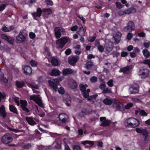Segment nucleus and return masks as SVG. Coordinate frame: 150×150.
Here are the masks:
<instances>
[{
  "mask_svg": "<svg viewBox=\"0 0 150 150\" xmlns=\"http://www.w3.org/2000/svg\"><path fill=\"white\" fill-rule=\"evenodd\" d=\"M28 36V34L24 32L23 30H21L18 35L16 37V40L17 42L21 43L25 42Z\"/></svg>",
  "mask_w": 150,
  "mask_h": 150,
  "instance_id": "nucleus-1",
  "label": "nucleus"
},
{
  "mask_svg": "<svg viewBox=\"0 0 150 150\" xmlns=\"http://www.w3.org/2000/svg\"><path fill=\"white\" fill-rule=\"evenodd\" d=\"M69 38V37L65 36L57 40L56 42L57 48L60 49L63 48L68 42Z\"/></svg>",
  "mask_w": 150,
  "mask_h": 150,
  "instance_id": "nucleus-2",
  "label": "nucleus"
},
{
  "mask_svg": "<svg viewBox=\"0 0 150 150\" xmlns=\"http://www.w3.org/2000/svg\"><path fill=\"white\" fill-rule=\"evenodd\" d=\"M127 124L132 127H138L140 124L139 120L134 117H131L127 119L126 120Z\"/></svg>",
  "mask_w": 150,
  "mask_h": 150,
  "instance_id": "nucleus-3",
  "label": "nucleus"
},
{
  "mask_svg": "<svg viewBox=\"0 0 150 150\" xmlns=\"http://www.w3.org/2000/svg\"><path fill=\"white\" fill-rule=\"evenodd\" d=\"M149 70L145 67L141 68L139 70V75L142 79H145L149 75Z\"/></svg>",
  "mask_w": 150,
  "mask_h": 150,
  "instance_id": "nucleus-4",
  "label": "nucleus"
},
{
  "mask_svg": "<svg viewBox=\"0 0 150 150\" xmlns=\"http://www.w3.org/2000/svg\"><path fill=\"white\" fill-rule=\"evenodd\" d=\"M54 31L56 38L57 39H59L61 37L62 34H64L65 30L63 27H57L55 28Z\"/></svg>",
  "mask_w": 150,
  "mask_h": 150,
  "instance_id": "nucleus-5",
  "label": "nucleus"
},
{
  "mask_svg": "<svg viewBox=\"0 0 150 150\" xmlns=\"http://www.w3.org/2000/svg\"><path fill=\"white\" fill-rule=\"evenodd\" d=\"M137 11L136 9L134 7H131L124 11H120L118 12V15L121 16L125 14H129L135 13Z\"/></svg>",
  "mask_w": 150,
  "mask_h": 150,
  "instance_id": "nucleus-6",
  "label": "nucleus"
},
{
  "mask_svg": "<svg viewBox=\"0 0 150 150\" xmlns=\"http://www.w3.org/2000/svg\"><path fill=\"white\" fill-rule=\"evenodd\" d=\"M135 29L134 23L132 21H129L127 25L123 28V30L125 32H131Z\"/></svg>",
  "mask_w": 150,
  "mask_h": 150,
  "instance_id": "nucleus-7",
  "label": "nucleus"
},
{
  "mask_svg": "<svg viewBox=\"0 0 150 150\" xmlns=\"http://www.w3.org/2000/svg\"><path fill=\"white\" fill-rule=\"evenodd\" d=\"M1 141L3 143L8 144L12 142V139L9 134H7L3 136L1 139Z\"/></svg>",
  "mask_w": 150,
  "mask_h": 150,
  "instance_id": "nucleus-8",
  "label": "nucleus"
},
{
  "mask_svg": "<svg viewBox=\"0 0 150 150\" xmlns=\"http://www.w3.org/2000/svg\"><path fill=\"white\" fill-rule=\"evenodd\" d=\"M43 9L42 10L40 7H38L36 10V12L33 13L32 15L33 19L35 20H37V17H40L42 15Z\"/></svg>",
  "mask_w": 150,
  "mask_h": 150,
  "instance_id": "nucleus-9",
  "label": "nucleus"
},
{
  "mask_svg": "<svg viewBox=\"0 0 150 150\" xmlns=\"http://www.w3.org/2000/svg\"><path fill=\"white\" fill-rule=\"evenodd\" d=\"M22 69L24 73L26 75H30L32 73V69L30 67L27 65L22 66Z\"/></svg>",
  "mask_w": 150,
  "mask_h": 150,
  "instance_id": "nucleus-10",
  "label": "nucleus"
},
{
  "mask_svg": "<svg viewBox=\"0 0 150 150\" xmlns=\"http://www.w3.org/2000/svg\"><path fill=\"white\" fill-rule=\"evenodd\" d=\"M1 38L3 39L6 40L9 44L13 45L14 43V39L10 36L4 34L1 35Z\"/></svg>",
  "mask_w": 150,
  "mask_h": 150,
  "instance_id": "nucleus-11",
  "label": "nucleus"
},
{
  "mask_svg": "<svg viewBox=\"0 0 150 150\" xmlns=\"http://www.w3.org/2000/svg\"><path fill=\"white\" fill-rule=\"evenodd\" d=\"M113 43L110 42L105 43L104 47L106 50L109 52H110L113 50Z\"/></svg>",
  "mask_w": 150,
  "mask_h": 150,
  "instance_id": "nucleus-12",
  "label": "nucleus"
},
{
  "mask_svg": "<svg viewBox=\"0 0 150 150\" xmlns=\"http://www.w3.org/2000/svg\"><path fill=\"white\" fill-rule=\"evenodd\" d=\"M79 59V56H75L69 59L68 62L69 64L72 66H74Z\"/></svg>",
  "mask_w": 150,
  "mask_h": 150,
  "instance_id": "nucleus-13",
  "label": "nucleus"
},
{
  "mask_svg": "<svg viewBox=\"0 0 150 150\" xmlns=\"http://www.w3.org/2000/svg\"><path fill=\"white\" fill-rule=\"evenodd\" d=\"M61 72L58 69L56 68H53L51 70V71L49 73V75L51 76H56L60 75Z\"/></svg>",
  "mask_w": 150,
  "mask_h": 150,
  "instance_id": "nucleus-14",
  "label": "nucleus"
},
{
  "mask_svg": "<svg viewBox=\"0 0 150 150\" xmlns=\"http://www.w3.org/2000/svg\"><path fill=\"white\" fill-rule=\"evenodd\" d=\"M0 115L4 119L6 118L7 115L5 106L3 105H2L0 107Z\"/></svg>",
  "mask_w": 150,
  "mask_h": 150,
  "instance_id": "nucleus-15",
  "label": "nucleus"
},
{
  "mask_svg": "<svg viewBox=\"0 0 150 150\" xmlns=\"http://www.w3.org/2000/svg\"><path fill=\"white\" fill-rule=\"evenodd\" d=\"M81 143L85 145L86 148L92 146L94 144V143L93 141L90 140L82 141Z\"/></svg>",
  "mask_w": 150,
  "mask_h": 150,
  "instance_id": "nucleus-16",
  "label": "nucleus"
},
{
  "mask_svg": "<svg viewBox=\"0 0 150 150\" xmlns=\"http://www.w3.org/2000/svg\"><path fill=\"white\" fill-rule=\"evenodd\" d=\"M131 66H127L126 67L121 68L120 72H122L124 74H128L130 70Z\"/></svg>",
  "mask_w": 150,
  "mask_h": 150,
  "instance_id": "nucleus-17",
  "label": "nucleus"
},
{
  "mask_svg": "<svg viewBox=\"0 0 150 150\" xmlns=\"http://www.w3.org/2000/svg\"><path fill=\"white\" fill-rule=\"evenodd\" d=\"M73 72V70L71 69L64 68L63 69L62 73L64 76H66L72 74Z\"/></svg>",
  "mask_w": 150,
  "mask_h": 150,
  "instance_id": "nucleus-18",
  "label": "nucleus"
},
{
  "mask_svg": "<svg viewBox=\"0 0 150 150\" xmlns=\"http://www.w3.org/2000/svg\"><path fill=\"white\" fill-rule=\"evenodd\" d=\"M9 109L10 111L16 115L18 114V112L16 108L13 105H9Z\"/></svg>",
  "mask_w": 150,
  "mask_h": 150,
  "instance_id": "nucleus-19",
  "label": "nucleus"
},
{
  "mask_svg": "<svg viewBox=\"0 0 150 150\" xmlns=\"http://www.w3.org/2000/svg\"><path fill=\"white\" fill-rule=\"evenodd\" d=\"M16 85L17 87L19 88H21L25 86V82L22 81H16Z\"/></svg>",
  "mask_w": 150,
  "mask_h": 150,
  "instance_id": "nucleus-20",
  "label": "nucleus"
},
{
  "mask_svg": "<svg viewBox=\"0 0 150 150\" xmlns=\"http://www.w3.org/2000/svg\"><path fill=\"white\" fill-rule=\"evenodd\" d=\"M81 111L82 113L85 114L86 115L91 114L93 112V110H88L85 108H82Z\"/></svg>",
  "mask_w": 150,
  "mask_h": 150,
  "instance_id": "nucleus-21",
  "label": "nucleus"
},
{
  "mask_svg": "<svg viewBox=\"0 0 150 150\" xmlns=\"http://www.w3.org/2000/svg\"><path fill=\"white\" fill-rule=\"evenodd\" d=\"M49 85L55 91L57 90L58 86L57 84L55 83L51 80H49Z\"/></svg>",
  "mask_w": 150,
  "mask_h": 150,
  "instance_id": "nucleus-22",
  "label": "nucleus"
},
{
  "mask_svg": "<svg viewBox=\"0 0 150 150\" xmlns=\"http://www.w3.org/2000/svg\"><path fill=\"white\" fill-rule=\"evenodd\" d=\"M26 120L28 124L31 125H34L36 124V122L33 120L32 117H26Z\"/></svg>",
  "mask_w": 150,
  "mask_h": 150,
  "instance_id": "nucleus-23",
  "label": "nucleus"
},
{
  "mask_svg": "<svg viewBox=\"0 0 150 150\" xmlns=\"http://www.w3.org/2000/svg\"><path fill=\"white\" fill-rule=\"evenodd\" d=\"M138 88L137 86H133L130 88L129 90L132 94H135L138 93L139 92Z\"/></svg>",
  "mask_w": 150,
  "mask_h": 150,
  "instance_id": "nucleus-24",
  "label": "nucleus"
},
{
  "mask_svg": "<svg viewBox=\"0 0 150 150\" xmlns=\"http://www.w3.org/2000/svg\"><path fill=\"white\" fill-rule=\"evenodd\" d=\"M144 57L146 58H148L150 57V52L146 49H144L142 51Z\"/></svg>",
  "mask_w": 150,
  "mask_h": 150,
  "instance_id": "nucleus-25",
  "label": "nucleus"
},
{
  "mask_svg": "<svg viewBox=\"0 0 150 150\" xmlns=\"http://www.w3.org/2000/svg\"><path fill=\"white\" fill-rule=\"evenodd\" d=\"M112 99L105 98L103 100V103L106 105H110L112 104Z\"/></svg>",
  "mask_w": 150,
  "mask_h": 150,
  "instance_id": "nucleus-26",
  "label": "nucleus"
},
{
  "mask_svg": "<svg viewBox=\"0 0 150 150\" xmlns=\"http://www.w3.org/2000/svg\"><path fill=\"white\" fill-rule=\"evenodd\" d=\"M52 64L54 66H57L59 64V61L57 59L53 57L52 58L51 62Z\"/></svg>",
  "mask_w": 150,
  "mask_h": 150,
  "instance_id": "nucleus-27",
  "label": "nucleus"
},
{
  "mask_svg": "<svg viewBox=\"0 0 150 150\" xmlns=\"http://www.w3.org/2000/svg\"><path fill=\"white\" fill-rule=\"evenodd\" d=\"M38 150H51L52 147L51 146H49L47 147L44 146L42 145L38 146Z\"/></svg>",
  "mask_w": 150,
  "mask_h": 150,
  "instance_id": "nucleus-28",
  "label": "nucleus"
},
{
  "mask_svg": "<svg viewBox=\"0 0 150 150\" xmlns=\"http://www.w3.org/2000/svg\"><path fill=\"white\" fill-rule=\"evenodd\" d=\"M111 122V121L107 119L103 121L101 123L100 126L103 127L109 126Z\"/></svg>",
  "mask_w": 150,
  "mask_h": 150,
  "instance_id": "nucleus-29",
  "label": "nucleus"
},
{
  "mask_svg": "<svg viewBox=\"0 0 150 150\" xmlns=\"http://www.w3.org/2000/svg\"><path fill=\"white\" fill-rule=\"evenodd\" d=\"M66 115V114L64 113H60L59 115L57 118H59V121L60 122H61L62 123H65L66 121V118H63L62 120L60 117V116L62 115L63 117H65Z\"/></svg>",
  "mask_w": 150,
  "mask_h": 150,
  "instance_id": "nucleus-30",
  "label": "nucleus"
},
{
  "mask_svg": "<svg viewBox=\"0 0 150 150\" xmlns=\"http://www.w3.org/2000/svg\"><path fill=\"white\" fill-rule=\"evenodd\" d=\"M0 81L4 83H7L8 82L7 79L4 77V75L3 74H0Z\"/></svg>",
  "mask_w": 150,
  "mask_h": 150,
  "instance_id": "nucleus-31",
  "label": "nucleus"
},
{
  "mask_svg": "<svg viewBox=\"0 0 150 150\" xmlns=\"http://www.w3.org/2000/svg\"><path fill=\"white\" fill-rule=\"evenodd\" d=\"M0 50H4L7 52H9L10 50V48L6 45H0Z\"/></svg>",
  "mask_w": 150,
  "mask_h": 150,
  "instance_id": "nucleus-32",
  "label": "nucleus"
},
{
  "mask_svg": "<svg viewBox=\"0 0 150 150\" xmlns=\"http://www.w3.org/2000/svg\"><path fill=\"white\" fill-rule=\"evenodd\" d=\"M117 109H119L120 110L124 111V105H123L120 103L119 102L117 105H116L115 107Z\"/></svg>",
  "mask_w": 150,
  "mask_h": 150,
  "instance_id": "nucleus-33",
  "label": "nucleus"
},
{
  "mask_svg": "<svg viewBox=\"0 0 150 150\" xmlns=\"http://www.w3.org/2000/svg\"><path fill=\"white\" fill-rule=\"evenodd\" d=\"M64 101L65 102L67 106H70L71 103V98L70 96L65 98L64 100Z\"/></svg>",
  "mask_w": 150,
  "mask_h": 150,
  "instance_id": "nucleus-34",
  "label": "nucleus"
},
{
  "mask_svg": "<svg viewBox=\"0 0 150 150\" xmlns=\"http://www.w3.org/2000/svg\"><path fill=\"white\" fill-rule=\"evenodd\" d=\"M20 103L21 104V108L24 107H26L27 105V101L25 100H20Z\"/></svg>",
  "mask_w": 150,
  "mask_h": 150,
  "instance_id": "nucleus-35",
  "label": "nucleus"
},
{
  "mask_svg": "<svg viewBox=\"0 0 150 150\" xmlns=\"http://www.w3.org/2000/svg\"><path fill=\"white\" fill-rule=\"evenodd\" d=\"M38 97L36 95L30 96V99L31 100H33L35 102H37L38 100H39Z\"/></svg>",
  "mask_w": 150,
  "mask_h": 150,
  "instance_id": "nucleus-36",
  "label": "nucleus"
},
{
  "mask_svg": "<svg viewBox=\"0 0 150 150\" xmlns=\"http://www.w3.org/2000/svg\"><path fill=\"white\" fill-rule=\"evenodd\" d=\"M97 96L98 95L96 94L88 96V97L87 98V100L89 101H91L93 99L96 100Z\"/></svg>",
  "mask_w": 150,
  "mask_h": 150,
  "instance_id": "nucleus-37",
  "label": "nucleus"
},
{
  "mask_svg": "<svg viewBox=\"0 0 150 150\" xmlns=\"http://www.w3.org/2000/svg\"><path fill=\"white\" fill-rule=\"evenodd\" d=\"M43 12L44 13L48 12L47 14L48 15H50L52 13V11L50 8H45L43 9Z\"/></svg>",
  "mask_w": 150,
  "mask_h": 150,
  "instance_id": "nucleus-38",
  "label": "nucleus"
},
{
  "mask_svg": "<svg viewBox=\"0 0 150 150\" xmlns=\"http://www.w3.org/2000/svg\"><path fill=\"white\" fill-rule=\"evenodd\" d=\"M78 33L81 36L85 35V32L83 27L80 28L79 31L78 32Z\"/></svg>",
  "mask_w": 150,
  "mask_h": 150,
  "instance_id": "nucleus-39",
  "label": "nucleus"
},
{
  "mask_svg": "<svg viewBox=\"0 0 150 150\" xmlns=\"http://www.w3.org/2000/svg\"><path fill=\"white\" fill-rule=\"evenodd\" d=\"M93 66V63L91 61L88 62L86 64V69H89L91 68Z\"/></svg>",
  "mask_w": 150,
  "mask_h": 150,
  "instance_id": "nucleus-40",
  "label": "nucleus"
},
{
  "mask_svg": "<svg viewBox=\"0 0 150 150\" xmlns=\"http://www.w3.org/2000/svg\"><path fill=\"white\" fill-rule=\"evenodd\" d=\"M32 147V145L31 144L28 143L23 145L22 147L24 149H29Z\"/></svg>",
  "mask_w": 150,
  "mask_h": 150,
  "instance_id": "nucleus-41",
  "label": "nucleus"
},
{
  "mask_svg": "<svg viewBox=\"0 0 150 150\" xmlns=\"http://www.w3.org/2000/svg\"><path fill=\"white\" fill-rule=\"evenodd\" d=\"M102 93H103L105 94L107 93H112V92L111 90L108 88H105L102 91Z\"/></svg>",
  "mask_w": 150,
  "mask_h": 150,
  "instance_id": "nucleus-42",
  "label": "nucleus"
},
{
  "mask_svg": "<svg viewBox=\"0 0 150 150\" xmlns=\"http://www.w3.org/2000/svg\"><path fill=\"white\" fill-rule=\"evenodd\" d=\"M79 87H80V90L82 92H83L86 91V88L85 86L84 85L82 84H80L79 85Z\"/></svg>",
  "mask_w": 150,
  "mask_h": 150,
  "instance_id": "nucleus-43",
  "label": "nucleus"
},
{
  "mask_svg": "<svg viewBox=\"0 0 150 150\" xmlns=\"http://www.w3.org/2000/svg\"><path fill=\"white\" fill-rule=\"evenodd\" d=\"M133 106L132 103H128L124 107L126 109H128L130 108H132Z\"/></svg>",
  "mask_w": 150,
  "mask_h": 150,
  "instance_id": "nucleus-44",
  "label": "nucleus"
},
{
  "mask_svg": "<svg viewBox=\"0 0 150 150\" xmlns=\"http://www.w3.org/2000/svg\"><path fill=\"white\" fill-rule=\"evenodd\" d=\"M105 87L106 86L105 83L104 81L102 82L99 86L100 88L103 91L104 89H105Z\"/></svg>",
  "mask_w": 150,
  "mask_h": 150,
  "instance_id": "nucleus-45",
  "label": "nucleus"
},
{
  "mask_svg": "<svg viewBox=\"0 0 150 150\" xmlns=\"http://www.w3.org/2000/svg\"><path fill=\"white\" fill-rule=\"evenodd\" d=\"M73 150H81L80 146L78 145H74L72 146Z\"/></svg>",
  "mask_w": 150,
  "mask_h": 150,
  "instance_id": "nucleus-46",
  "label": "nucleus"
},
{
  "mask_svg": "<svg viewBox=\"0 0 150 150\" xmlns=\"http://www.w3.org/2000/svg\"><path fill=\"white\" fill-rule=\"evenodd\" d=\"M30 64L32 67H35L37 65V62L33 60H31L30 62Z\"/></svg>",
  "mask_w": 150,
  "mask_h": 150,
  "instance_id": "nucleus-47",
  "label": "nucleus"
},
{
  "mask_svg": "<svg viewBox=\"0 0 150 150\" xmlns=\"http://www.w3.org/2000/svg\"><path fill=\"white\" fill-rule=\"evenodd\" d=\"M142 134L144 137L146 136H149V133L147 130L146 129H143V131Z\"/></svg>",
  "mask_w": 150,
  "mask_h": 150,
  "instance_id": "nucleus-48",
  "label": "nucleus"
},
{
  "mask_svg": "<svg viewBox=\"0 0 150 150\" xmlns=\"http://www.w3.org/2000/svg\"><path fill=\"white\" fill-rule=\"evenodd\" d=\"M97 80V77L95 76H93L91 77L90 79V81L92 83H95Z\"/></svg>",
  "mask_w": 150,
  "mask_h": 150,
  "instance_id": "nucleus-49",
  "label": "nucleus"
},
{
  "mask_svg": "<svg viewBox=\"0 0 150 150\" xmlns=\"http://www.w3.org/2000/svg\"><path fill=\"white\" fill-rule=\"evenodd\" d=\"M98 49L101 52H103L104 51V48L103 46L99 45L97 47Z\"/></svg>",
  "mask_w": 150,
  "mask_h": 150,
  "instance_id": "nucleus-50",
  "label": "nucleus"
},
{
  "mask_svg": "<svg viewBox=\"0 0 150 150\" xmlns=\"http://www.w3.org/2000/svg\"><path fill=\"white\" fill-rule=\"evenodd\" d=\"M7 5L6 4H1L0 5V11H3Z\"/></svg>",
  "mask_w": 150,
  "mask_h": 150,
  "instance_id": "nucleus-51",
  "label": "nucleus"
},
{
  "mask_svg": "<svg viewBox=\"0 0 150 150\" xmlns=\"http://www.w3.org/2000/svg\"><path fill=\"white\" fill-rule=\"evenodd\" d=\"M139 114L142 116H146L147 115V113L144 110H141L139 112Z\"/></svg>",
  "mask_w": 150,
  "mask_h": 150,
  "instance_id": "nucleus-52",
  "label": "nucleus"
},
{
  "mask_svg": "<svg viewBox=\"0 0 150 150\" xmlns=\"http://www.w3.org/2000/svg\"><path fill=\"white\" fill-rule=\"evenodd\" d=\"M58 91L59 93L61 94H63L65 92L64 89L62 87L59 88Z\"/></svg>",
  "mask_w": 150,
  "mask_h": 150,
  "instance_id": "nucleus-53",
  "label": "nucleus"
},
{
  "mask_svg": "<svg viewBox=\"0 0 150 150\" xmlns=\"http://www.w3.org/2000/svg\"><path fill=\"white\" fill-rule=\"evenodd\" d=\"M107 84L109 87H112L113 86V80L112 79H110L107 82Z\"/></svg>",
  "mask_w": 150,
  "mask_h": 150,
  "instance_id": "nucleus-54",
  "label": "nucleus"
},
{
  "mask_svg": "<svg viewBox=\"0 0 150 150\" xmlns=\"http://www.w3.org/2000/svg\"><path fill=\"white\" fill-rule=\"evenodd\" d=\"M119 103V102H118L115 99L112 98V104L114 107H115L116 105H117Z\"/></svg>",
  "mask_w": 150,
  "mask_h": 150,
  "instance_id": "nucleus-55",
  "label": "nucleus"
},
{
  "mask_svg": "<svg viewBox=\"0 0 150 150\" xmlns=\"http://www.w3.org/2000/svg\"><path fill=\"white\" fill-rule=\"evenodd\" d=\"M143 63L144 64L148 65L149 68H150V59L144 60Z\"/></svg>",
  "mask_w": 150,
  "mask_h": 150,
  "instance_id": "nucleus-56",
  "label": "nucleus"
},
{
  "mask_svg": "<svg viewBox=\"0 0 150 150\" xmlns=\"http://www.w3.org/2000/svg\"><path fill=\"white\" fill-rule=\"evenodd\" d=\"M37 104L40 106L41 108H43L44 107V105L42 103V101L39 99L38 100L37 102H36Z\"/></svg>",
  "mask_w": 150,
  "mask_h": 150,
  "instance_id": "nucleus-57",
  "label": "nucleus"
},
{
  "mask_svg": "<svg viewBox=\"0 0 150 150\" xmlns=\"http://www.w3.org/2000/svg\"><path fill=\"white\" fill-rule=\"evenodd\" d=\"M29 36L30 38L33 39L35 37L36 35L35 33L33 32H30L29 33Z\"/></svg>",
  "mask_w": 150,
  "mask_h": 150,
  "instance_id": "nucleus-58",
  "label": "nucleus"
},
{
  "mask_svg": "<svg viewBox=\"0 0 150 150\" xmlns=\"http://www.w3.org/2000/svg\"><path fill=\"white\" fill-rule=\"evenodd\" d=\"M77 85L76 82L74 81L72 83V85L71 86V88L73 89H76L77 87Z\"/></svg>",
  "mask_w": 150,
  "mask_h": 150,
  "instance_id": "nucleus-59",
  "label": "nucleus"
},
{
  "mask_svg": "<svg viewBox=\"0 0 150 150\" xmlns=\"http://www.w3.org/2000/svg\"><path fill=\"white\" fill-rule=\"evenodd\" d=\"M133 35L132 33H129L127 35V39L129 40H130L132 38Z\"/></svg>",
  "mask_w": 150,
  "mask_h": 150,
  "instance_id": "nucleus-60",
  "label": "nucleus"
},
{
  "mask_svg": "<svg viewBox=\"0 0 150 150\" xmlns=\"http://www.w3.org/2000/svg\"><path fill=\"white\" fill-rule=\"evenodd\" d=\"M116 4L117 7L119 9L122 8L123 6V5H122L121 4V3L119 2H116Z\"/></svg>",
  "mask_w": 150,
  "mask_h": 150,
  "instance_id": "nucleus-61",
  "label": "nucleus"
},
{
  "mask_svg": "<svg viewBox=\"0 0 150 150\" xmlns=\"http://www.w3.org/2000/svg\"><path fill=\"white\" fill-rule=\"evenodd\" d=\"M45 3L48 6H52L53 5L52 1H45Z\"/></svg>",
  "mask_w": 150,
  "mask_h": 150,
  "instance_id": "nucleus-62",
  "label": "nucleus"
},
{
  "mask_svg": "<svg viewBox=\"0 0 150 150\" xmlns=\"http://www.w3.org/2000/svg\"><path fill=\"white\" fill-rule=\"evenodd\" d=\"M143 129H144L143 128L142 129H141L139 127H137L136 128L135 130L138 133L142 134L143 131Z\"/></svg>",
  "mask_w": 150,
  "mask_h": 150,
  "instance_id": "nucleus-63",
  "label": "nucleus"
},
{
  "mask_svg": "<svg viewBox=\"0 0 150 150\" xmlns=\"http://www.w3.org/2000/svg\"><path fill=\"white\" fill-rule=\"evenodd\" d=\"M55 148L57 149H61V145L60 143L57 142L55 146Z\"/></svg>",
  "mask_w": 150,
  "mask_h": 150,
  "instance_id": "nucleus-64",
  "label": "nucleus"
}]
</instances>
